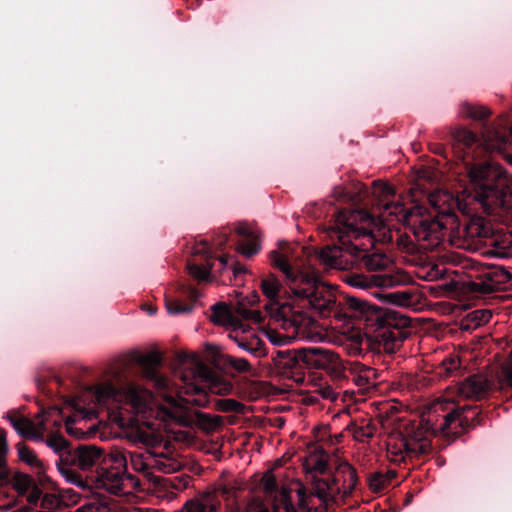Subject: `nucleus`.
<instances>
[{
  "mask_svg": "<svg viewBox=\"0 0 512 512\" xmlns=\"http://www.w3.org/2000/svg\"><path fill=\"white\" fill-rule=\"evenodd\" d=\"M382 301L399 307H412L419 302V292L417 289H405L394 292H388L380 295Z\"/></svg>",
  "mask_w": 512,
  "mask_h": 512,
  "instance_id": "28",
  "label": "nucleus"
},
{
  "mask_svg": "<svg viewBox=\"0 0 512 512\" xmlns=\"http://www.w3.org/2000/svg\"><path fill=\"white\" fill-rule=\"evenodd\" d=\"M210 320L214 324L224 326L230 331L239 326L241 323L240 320H238L230 313L228 307L221 303L212 306Z\"/></svg>",
  "mask_w": 512,
  "mask_h": 512,
  "instance_id": "30",
  "label": "nucleus"
},
{
  "mask_svg": "<svg viewBox=\"0 0 512 512\" xmlns=\"http://www.w3.org/2000/svg\"><path fill=\"white\" fill-rule=\"evenodd\" d=\"M218 408L224 412H239L242 404L234 399H223L218 402Z\"/></svg>",
  "mask_w": 512,
  "mask_h": 512,
  "instance_id": "47",
  "label": "nucleus"
},
{
  "mask_svg": "<svg viewBox=\"0 0 512 512\" xmlns=\"http://www.w3.org/2000/svg\"><path fill=\"white\" fill-rule=\"evenodd\" d=\"M303 470L306 482V496L311 497L310 510L314 506V498L320 504L327 505L338 496L346 497L353 491L357 476L354 468L347 462L340 463L332 472L328 469V456L323 450L311 451L303 458Z\"/></svg>",
  "mask_w": 512,
  "mask_h": 512,
  "instance_id": "3",
  "label": "nucleus"
},
{
  "mask_svg": "<svg viewBox=\"0 0 512 512\" xmlns=\"http://www.w3.org/2000/svg\"><path fill=\"white\" fill-rule=\"evenodd\" d=\"M146 359H147V362H148V363H154V362H156V361H157V359H156V356H155V355H148V356L146 357Z\"/></svg>",
  "mask_w": 512,
  "mask_h": 512,
  "instance_id": "58",
  "label": "nucleus"
},
{
  "mask_svg": "<svg viewBox=\"0 0 512 512\" xmlns=\"http://www.w3.org/2000/svg\"><path fill=\"white\" fill-rule=\"evenodd\" d=\"M389 327L382 329L378 332L377 338L380 344L383 345L386 351H393L399 344H401L407 337L405 331L401 330L398 325L406 326L408 320L401 318L399 323H392V320L388 319Z\"/></svg>",
  "mask_w": 512,
  "mask_h": 512,
  "instance_id": "23",
  "label": "nucleus"
},
{
  "mask_svg": "<svg viewBox=\"0 0 512 512\" xmlns=\"http://www.w3.org/2000/svg\"><path fill=\"white\" fill-rule=\"evenodd\" d=\"M41 492L34 485L32 488L26 492L27 501L29 504H35L40 498Z\"/></svg>",
  "mask_w": 512,
  "mask_h": 512,
  "instance_id": "52",
  "label": "nucleus"
},
{
  "mask_svg": "<svg viewBox=\"0 0 512 512\" xmlns=\"http://www.w3.org/2000/svg\"><path fill=\"white\" fill-rule=\"evenodd\" d=\"M324 396L326 398H331L332 400L335 399V394L333 392H331V391H328L327 393H325Z\"/></svg>",
  "mask_w": 512,
  "mask_h": 512,
  "instance_id": "59",
  "label": "nucleus"
},
{
  "mask_svg": "<svg viewBox=\"0 0 512 512\" xmlns=\"http://www.w3.org/2000/svg\"><path fill=\"white\" fill-rule=\"evenodd\" d=\"M74 512H115V506L108 499L93 498L80 505Z\"/></svg>",
  "mask_w": 512,
  "mask_h": 512,
  "instance_id": "33",
  "label": "nucleus"
},
{
  "mask_svg": "<svg viewBox=\"0 0 512 512\" xmlns=\"http://www.w3.org/2000/svg\"><path fill=\"white\" fill-rule=\"evenodd\" d=\"M380 216L385 222L396 220L409 226L414 219L412 213L407 211L399 200L384 202Z\"/></svg>",
  "mask_w": 512,
  "mask_h": 512,
  "instance_id": "26",
  "label": "nucleus"
},
{
  "mask_svg": "<svg viewBox=\"0 0 512 512\" xmlns=\"http://www.w3.org/2000/svg\"><path fill=\"white\" fill-rule=\"evenodd\" d=\"M193 254L198 255H204L205 257H209L210 255V246L206 241H202L195 245L193 248Z\"/></svg>",
  "mask_w": 512,
  "mask_h": 512,
  "instance_id": "51",
  "label": "nucleus"
},
{
  "mask_svg": "<svg viewBox=\"0 0 512 512\" xmlns=\"http://www.w3.org/2000/svg\"><path fill=\"white\" fill-rule=\"evenodd\" d=\"M512 141V127L507 133L502 126L488 127L482 135V144L491 152H502Z\"/></svg>",
  "mask_w": 512,
  "mask_h": 512,
  "instance_id": "22",
  "label": "nucleus"
},
{
  "mask_svg": "<svg viewBox=\"0 0 512 512\" xmlns=\"http://www.w3.org/2000/svg\"><path fill=\"white\" fill-rule=\"evenodd\" d=\"M236 231L239 235L244 236V238L251 237L252 235H256V233L246 224H239L236 227Z\"/></svg>",
  "mask_w": 512,
  "mask_h": 512,
  "instance_id": "54",
  "label": "nucleus"
},
{
  "mask_svg": "<svg viewBox=\"0 0 512 512\" xmlns=\"http://www.w3.org/2000/svg\"><path fill=\"white\" fill-rule=\"evenodd\" d=\"M493 233L490 221L481 216H473L463 228L452 234L451 243L462 249L475 250L482 240L490 238Z\"/></svg>",
  "mask_w": 512,
  "mask_h": 512,
  "instance_id": "13",
  "label": "nucleus"
},
{
  "mask_svg": "<svg viewBox=\"0 0 512 512\" xmlns=\"http://www.w3.org/2000/svg\"><path fill=\"white\" fill-rule=\"evenodd\" d=\"M228 337L234 341L240 349L255 357L261 358L266 355L263 340L253 329L246 327L242 322L239 326L229 331Z\"/></svg>",
  "mask_w": 512,
  "mask_h": 512,
  "instance_id": "18",
  "label": "nucleus"
},
{
  "mask_svg": "<svg viewBox=\"0 0 512 512\" xmlns=\"http://www.w3.org/2000/svg\"><path fill=\"white\" fill-rule=\"evenodd\" d=\"M225 512H270V510L261 496L253 494L241 502L227 503Z\"/></svg>",
  "mask_w": 512,
  "mask_h": 512,
  "instance_id": "27",
  "label": "nucleus"
},
{
  "mask_svg": "<svg viewBox=\"0 0 512 512\" xmlns=\"http://www.w3.org/2000/svg\"><path fill=\"white\" fill-rule=\"evenodd\" d=\"M372 194L377 199V204L381 209L384 202H391L395 197V191L390 185L378 181L373 183Z\"/></svg>",
  "mask_w": 512,
  "mask_h": 512,
  "instance_id": "34",
  "label": "nucleus"
},
{
  "mask_svg": "<svg viewBox=\"0 0 512 512\" xmlns=\"http://www.w3.org/2000/svg\"><path fill=\"white\" fill-rule=\"evenodd\" d=\"M465 267L469 269V286L472 291L477 293H491L509 279V273L495 265H486L471 260Z\"/></svg>",
  "mask_w": 512,
  "mask_h": 512,
  "instance_id": "11",
  "label": "nucleus"
},
{
  "mask_svg": "<svg viewBox=\"0 0 512 512\" xmlns=\"http://www.w3.org/2000/svg\"><path fill=\"white\" fill-rule=\"evenodd\" d=\"M259 301L257 293L253 292L246 298H241L236 304V312L244 319L250 320L254 323H261L263 316L261 311L255 309H249L247 306H253Z\"/></svg>",
  "mask_w": 512,
  "mask_h": 512,
  "instance_id": "31",
  "label": "nucleus"
},
{
  "mask_svg": "<svg viewBox=\"0 0 512 512\" xmlns=\"http://www.w3.org/2000/svg\"><path fill=\"white\" fill-rule=\"evenodd\" d=\"M501 222H512V216L511 217H505Z\"/></svg>",
  "mask_w": 512,
  "mask_h": 512,
  "instance_id": "61",
  "label": "nucleus"
},
{
  "mask_svg": "<svg viewBox=\"0 0 512 512\" xmlns=\"http://www.w3.org/2000/svg\"><path fill=\"white\" fill-rule=\"evenodd\" d=\"M127 460L129 459L130 465L134 471L141 472L146 477L153 475L152 472V461H153V451L147 449L145 451H133L127 452Z\"/></svg>",
  "mask_w": 512,
  "mask_h": 512,
  "instance_id": "29",
  "label": "nucleus"
},
{
  "mask_svg": "<svg viewBox=\"0 0 512 512\" xmlns=\"http://www.w3.org/2000/svg\"><path fill=\"white\" fill-rule=\"evenodd\" d=\"M474 199L495 221L512 216V179L501 165L487 161L469 170Z\"/></svg>",
  "mask_w": 512,
  "mask_h": 512,
  "instance_id": "6",
  "label": "nucleus"
},
{
  "mask_svg": "<svg viewBox=\"0 0 512 512\" xmlns=\"http://www.w3.org/2000/svg\"><path fill=\"white\" fill-rule=\"evenodd\" d=\"M335 193H336V197H337V198H342V197H345V196H346V194L344 193V190H343V189H340V191H339V192H337V191H336Z\"/></svg>",
  "mask_w": 512,
  "mask_h": 512,
  "instance_id": "60",
  "label": "nucleus"
},
{
  "mask_svg": "<svg viewBox=\"0 0 512 512\" xmlns=\"http://www.w3.org/2000/svg\"><path fill=\"white\" fill-rule=\"evenodd\" d=\"M238 250L245 256L251 257L259 252L260 240L258 235H252L251 237L244 238L238 245Z\"/></svg>",
  "mask_w": 512,
  "mask_h": 512,
  "instance_id": "39",
  "label": "nucleus"
},
{
  "mask_svg": "<svg viewBox=\"0 0 512 512\" xmlns=\"http://www.w3.org/2000/svg\"><path fill=\"white\" fill-rule=\"evenodd\" d=\"M499 385L503 387H512V350L508 356L501 362L496 373Z\"/></svg>",
  "mask_w": 512,
  "mask_h": 512,
  "instance_id": "35",
  "label": "nucleus"
},
{
  "mask_svg": "<svg viewBox=\"0 0 512 512\" xmlns=\"http://www.w3.org/2000/svg\"><path fill=\"white\" fill-rule=\"evenodd\" d=\"M225 363L230 365L238 372H248L251 370L250 363L244 358H237L230 355L225 357Z\"/></svg>",
  "mask_w": 512,
  "mask_h": 512,
  "instance_id": "44",
  "label": "nucleus"
},
{
  "mask_svg": "<svg viewBox=\"0 0 512 512\" xmlns=\"http://www.w3.org/2000/svg\"><path fill=\"white\" fill-rule=\"evenodd\" d=\"M278 356L281 358H287L289 361H292L294 359L290 352H279Z\"/></svg>",
  "mask_w": 512,
  "mask_h": 512,
  "instance_id": "56",
  "label": "nucleus"
},
{
  "mask_svg": "<svg viewBox=\"0 0 512 512\" xmlns=\"http://www.w3.org/2000/svg\"><path fill=\"white\" fill-rule=\"evenodd\" d=\"M182 463L175 457L163 452L153 451L152 470L163 473H174L180 470Z\"/></svg>",
  "mask_w": 512,
  "mask_h": 512,
  "instance_id": "32",
  "label": "nucleus"
},
{
  "mask_svg": "<svg viewBox=\"0 0 512 512\" xmlns=\"http://www.w3.org/2000/svg\"><path fill=\"white\" fill-rule=\"evenodd\" d=\"M238 488L231 484H224L219 488V492L227 499L236 498Z\"/></svg>",
  "mask_w": 512,
  "mask_h": 512,
  "instance_id": "50",
  "label": "nucleus"
},
{
  "mask_svg": "<svg viewBox=\"0 0 512 512\" xmlns=\"http://www.w3.org/2000/svg\"><path fill=\"white\" fill-rule=\"evenodd\" d=\"M102 450L94 445H80L70 453V462L76 468L87 471L100 463Z\"/></svg>",
  "mask_w": 512,
  "mask_h": 512,
  "instance_id": "20",
  "label": "nucleus"
},
{
  "mask_svg": "<svg viewBox=\"0 0 512 512\" xmlns=\"http://www.w3.org/2000/svg\"><path fill=\"white\" fill-rule=\"evenodd\" d=\"M152 378L161 398L159 403L149 390L135 383H128L121 390L111 384H100L93 395L100 406H107L113 423L135 430V440L146 446L153 447L162 441L159 430L167 422L184 426L195 423L205 432H213L222 425L221 416L190 409L175 394L174 384L167 377L154 373Z\"/></svg>",
  "mask_w": 512,
  "mask_h": 512,
  "instance_id": "1",
  "label": "nucleus"
},
{
  "mask_svg": "<svg viewBox=\"0 0 512 512\" xmlns=\"http://www.w3.org/2000/svg\"><path fill=\"white\" fill-rule=\"evenodd\" d=\"M352 432H353L354 438L357 441H364L373 436L374 428L372 426H370L369 424H365V425H361V426H354L352 428Z\"/></svg>",
  "mask_w": 512,
  "mask_h": 512,
  "instance_id": "45",
  "label": "nucleus"
},
{
  "mask_svg": "<svg viewBox=\"0 0 512 512\" xmlns=\"http://www.w3.org/2000/svg\"><path fill=\"white\" fill-rule=\"evenodd\" d=\"M261 289H262L263 294L269 300L266 304H270V303L274 302V303H277L278 305H280L276 301V299L278 297L279 290H280V283L276 277H274L273 275H269L266 278H264L261 281Z\"/></svg>",
  "mask_w": 512,
  "mask_h": 512,
  "instance_id": "36",
  "label": "nucleus"
},
{
  "mask_svg": "<svg viewBox=\"0 0 512 512\" xmlns=\"http://www.w3.org/2000/svg\"><path fill=\"white\" fill-rule=\"evenodd\" d=\"M97 415L96 407H81L78 404H75V412L73 415L68 416L65 420L66 431L69 435L74 437H82L85 435V432L82 428L74 427V425L81 420H90L95 418Z\"/></svg>",
  "mask_w": 512,
  "mask_h": 512,
  "instance_id": "25",
  "label": "nucleus"
},
{
  "mask_svg": "<svg viewBox=\"0 0 512 512\" xmlns=\"http://www.w3.org/2000/svg\"><path fill=\"white\" fill-rule=\"evenodd\" d=\"M435 412L447 411L437 425H431L432 415L421 421V426L409 437H391L387 442V457L391 462L400 463L406 457L427 453L431 447V435L455 436L461 432L463 412L455 407L452 400L443 398L434 404Z\"/></svg>",
  "mask_w": 512,
  "mask_h": 512,
  "instance_id": "4",
  "label": "nucleus"
},
{
  "mask_svg": "<svg viewBox=\"0 0 512 512\" xmlns=\"http://www.w3.org/2000/svg\"><path fill=\"white\" fill-rule=\"evenodd\" d=\"M166 308L170 314H180L190 312L192 310L190 305H183L179 300L176 299H167Z\"/></svg>",
  "mask_w": 512,
  "mask_h": 512,
  "instance_id": "46",
  "label": "nucleus"
},
{
  "mask_svg": "<svg viewBox=\"0 0 512 512\" xmlns=\"http://www.w3.org/2000/svg\"><path fill=\"white\" fill-rule=\"evenodd\" d=\"M412 281L411 276L402 270H396L383 274H349L344 277V282L351 287L368 290L372 287L391 288L406 285Z\"/></svg>",
  "mask_w": 512,
  "mask_h": 512,
  "instance_id": "15",
  "label": "nucleus"
},
{
  "mask_svg": "<svg viewBox=\"0 0 512 512\" xmlns=\"http://www.w3.org/2000/svg\"><path fill=\"white\" fill-rule=\"evenodd\" d=\"M428 201L440 215V218H446V220L454 216L453 211L455 207L459 206L458 199L447 190H436L430 193Z\"/></svg>",
  "mask_w": 512,
  "mask_h": 512,
  "instance_id": "24",
  "label": "nucleus"
},
{
  "mask_svg": "<svg viewBox=\"0 0 512 512\" xmlns=\"http://www.w3.org/2000/svg\"><path fill=\"white\" fill-rule=\"evenodd\" d=\"M7 451L8 448L5 432L0 430V468L5 465Z\"/></svg>",
  "mask_w": 512,
  "mask_h": 512,
  "instance_id": "48",
  "label": "nucleus"
},
{
  "mask_svg": "<svg viewBox=\"0 0 512 512\" xmlns=\"http://www.w3.org/2000/svg\"><path fill=\"white\" fill-rule=\"evenodd\" d=\"M219 261L222 265L223 268H225L227 266V263H228V256L226 255H222L219 257Z\"/></svg>",
  "mask_w": 512,
  "mask_h": 512,
  "instance_id": "57",
  "label": "nucleus"
},
{
  "mask_svg": "<svg viewBox=\"0 0 512 512\" xmlns=\"http://www.w3.org/2000/svg\"><path fill=\"white\" fill-rule=\"evenodd\" d=\"M95 489L123 496L138 489L139 479L127 473V455L123 449H113L106 455L92 478Z\"/></svg>",
  "mask_w": 512,
  "mask_h": 512,
  "instance_id": "9",
  "label": "nucleus"
},
{
  "mask_svg": "<svg viewBox=\"0 0 512 512\" xmlns=\"http://www.w3.org/2000/svg\"><path fill=\"white\" fill-rule=\"evenodd\" d=\"M147 481V490L161 500L171 501L177 497L181 490V481L177 477L166 478L153 474L149 476Z\"/></svg>",
  "mask_w": 512,
  "mask_h": 512,
  "instance_id": "19",
  "label": "nucleus"
},
{
  "mask_svg": "<svg viewBox=\"0 0 512 512\" xmlns=\"http://www.w3.org/2000/svg\"><path fill=\"white\" fill-rule=\"evenodd\" d=\"M298 249L306 254L304 248L288 243H279L278 248L270 253L272 265L290 281L289 289L298 305L309 307L322 317H334L340 321L351 319L355 312L364 309V302L354 297H347L344 303L337 302L334 293L319 281L314 270L309 271L304 264L301 268Z\"/></svg>",
  "mask_w": 512,
  "mask_h": 512,
  "instance_id": "2",
  "label": "nucleus"
},
{
  "mask_svg": "<svg viewBox=\"0 0 512 512\" xmlns=\"http://www.w3.org/2000/svg\"><path fill=\"white\" fill-rule=\"evenodd\" d=\"M489 387L485 376L472 375L459 383L457 391L463 398L479 400L487 395Z\"/></svg>",
  "mask_w": 512,
  "mask_h": 512,
  "instance_id": "21",
  "label": "nucleus"
},
{
  "mask_svg": "<svg viewBox=\"0 0 512 512\" xmlns=\"http://www.w3.org/2000/svg\"><path fill=\"white\" fill-rule=\"evenodd\" d=\"M260 485L265 495L271 499L274 512H310L308 499L311 501V497L306 496V489L301 484L296 487L297 507L292 504L289 491L278 484L272 471L263 474Z\"/></svg>",
  "mask_w": 512,
  "mask_h": 512,
  "instance_id": "10",
  "label": "nucleus"
},
{
  "mask_svg": "<svg viewBox=\"0 0 512 512\" xmlns=\"http://www.w3.org/2000/svg\"><path fill=\"white\" fill-rule=\"evenodd\" d=\"M148 312H149V314L153 315V314H155V313H156V310H155L154 308L150 307V308L148 309Z\"/></svg>",
  "mask_w": 512,
  "mask_h": 512,
  "instance_id": "62",
  "label": "nucleus"
},
{
  "mask_svg": "<svg viewBox=\"0 0 512 512\" xmlns=\"http://www.w3.org/2000/svg\"><path fill=\"white\" fill-rule=\"evenodd\" d=\"M61 411L57 407H52L38 415L34 422L23 416H9V421L16 432L26 438L34 441H42L44 434L48 432V424L60 425L57 417Z\"/></svg>",
  "mask_w": 512,
  "mask_h": 512,
  "instance_id": "14",
  "label": "nucleus"
},
{
  "mask_svg": "<svg viewBox=\"0 0 512 512\" xmlns=\"http://www.w3.org/2000/svg\"><path fill=\"white\" fill-rule=\"evenodd\" d=\"M265 311L270 318L279 323L283 333L275 329L264 330L265 336L273 345H286L293 340H314L316 334L315 320L303 311H292L287 304H265Z\"/></svg>",
  "mask_w": 512,
  "mask_h": 512,
  "instance_id": "8",
  "label": "nucleus"
},
{
  "mask_svg": "<svg viewBox=\"0 0 512 512\" xmlns=\"http://www.w3.org/2000/svg\"><path fill=\"white\" fill-rule=\"evenodd\" d=\"M364 372H365L364 374H359L355 378V382L359 386H363V387L368 385L369 374L373 373V371L371 369H366Z\"/></svg>",
  "mask_w": 512,
  "mask_h": 512,
  "instance_id": "55",
  "label": "nucleus"
},
{
  "mask_svg": "<svg viewBox=\"0 0 512 512\" xmlns=\"http://www.w3.org/2000/svg\"><path fill=\"white\" fill-rule=\"evenodd\" d=\"M10 484L21 496H25L26 492H28L34 485L33 480L23 473H15L10 480Z\"/></svg>",
  "mask_w": 512,
  "mask_h": 512,
  "instance_id": "38",
  "label": "nucleus"
},
{
  "mask_svg": "<svg viewBox=\"0 0 512 512\" xmlns=\"http://www.w3.org/2000/svg\"><path fill=\"white\" fill-rule=\"evenodd\" d=\"M212 266L208 263L206 266L189 263L187 269L189 274L199 281L207 280L210 275Z\"/></svg>",
  "mask_w": 512,
  "mask_h": 512,
  "instance_id": "43",
  "label": "nucleus"
},
{
  "mask_svg": "<svg viewBox=\"0 0 512 512\" xmlns=\"http://www.w3.org/2000/svg\"><path fill=\"white\" fill-rule=\"evenodd\" d=\"M453 140L458 143L462 144L463 146H470L473 143H475L477 137L476 135L471 132L470 130H467L465 128H457L452 132Z\"/></svg>",
  "mask_w": 512,
  "mask_h": 512,
  "instance_id": "41",
  "label": "nucleus"
},
{
  "mask_svg": "<svg viewBox=\"0 0 512 512\" xmlns=\"http://www.w3.org/2000/svg\"><path fill=\"white\" fill-rule=\"evenodd\" d=\"M371 487H373L374 489H377L379 487L378 484H376L374 481L371 482Z\"/></svg>",
  "mask_w": 512,
  "mask_h": 512,
  "instance_id": "63",
  "label": "nucleus"
},
{
  "mask_svg": "<svg viewBox=\"0 0 512 512\" xmlns=\"http://www.w3.org/2000/svg\"><path fill=\"white\" fill-rule=\"evenodd\" d=\"M442 365L446 372L450 373L453 370H456L460 367V360L458 357H448L445 360H443Z\"/></svg>",
  "mask_w": 512,
  "mask_h": 512,
  "instance_id": "49",
  "label": "nucleus"
},
{
  "mask_svg": "<svg viewBox=\"0 0 512 512\" xmlns=\"http://www.w3.org/2000/svg\"><path fill=\"white\" fill-rule=\"evenodd\" d=\"M462 112L466 116L471 117L476 120L484 119L485 117H487L490 114L489 110L486 107L472 105L469 103H465L462 105Z\"/></svg>",
  "mask_w": 512,
  "mask_h": 512,
  "instance_id": "42",
  "label": "nucleus"
},
{
  "mask_svg": "<svg viewBox=\"0 0 512 512\" xmlns=\"http://www.w3.org/2000/svg\"><path fill=\"white\" fill-rule=\"evenodd\" d=\"M301 360L311 368L325 370L335 379L345 377L347 364L332 350L312 347L300 351Z\"/></svg>",
  "mask_w": 512,
  "mask_h": 512,
  "instance_id": "12",
  "label": "nucleus"
},
{
  "mask_svg": "<svg viewBox=\"0 0 512 512\" xmlns=\"http://www.w3.org/2000/svg\"><path fill=\"white\" fill-rule=\"evenodd\" d=\"M174 374L181 386L174 385L175 394L186 403L203 407L209 402L208 394L227 395L232 384L203 363L198 354L182 352L177 355Z\"/></svg>",
  "mask_w": 512,
  "mask_h": 512,
  "instance_id": "5",
  "label": "nucleus"
},
{
  "mask_svg": "<svg viewBox=\"0 0 512 512\" xmlns=\"http://www.w3.org/2000/svg\"><path fill=\"white\" fill-rule=\"evenodd\" d=\"M370 221V215L362 210L340 211L333 226L328 228L331 238L337 237L339 245L327 246L320 252L308 254V268L313 261H319L325 266L334 269L347 270L355 266V260L350 256L349 249L360 237L371 242L367 228L362 224Z\"/></svg>",
  "mask_w": 512,
  "mask_h": 512,
  "instance_id": "7",
  "label": "nucleus"
},
{
  "mask_svg": "<svg viewBox=\"0 0 512 512\" xmlns=\"http://www.w3.org/2000/svg\"><path fill=\"white\" fill-rule=\"evenodd\" d=\"M244 270L242 268H235L234 270V273L237 274V273H240V272H243Z\"/></svg>",
  "mask_w": 512,
  "mask_h": 512,
  "instance_id": "64",
  "label": "nucleus"
},
{
  "mask_svg": "<svg viewBox=\"0 0 512 512\" xmlns=\"http://www.w3.org/2000/svg\"><path fill=\"white\" fill-rule=\"evenodd\" d=\"M17 451L21 461L27 463L32 467H39L41 465V461L39 460L37 455L26 445L19 443L17 445Z\"/></svg>",
  "mask_w": 512,
  "mask_h": 512,
  "instance_id": "40",
  "label": "nucleus"
},
{
  "mask_svg": "<svg viewBox=\"0 0 512 512\" xmlns=\"http://www.w3.org/2000/svg\"><path fill=\"white\" fill-rule=\"evenodd\" d=\"M60 423L61 421L58 420ZM50 426H53L55 428H59L60 425H54L53 422H50L48 424V432L44 434V436H48L46 440V444L48 447L52 448L55 452H61L67 448V442L64 439V437L56 432H54Z\"/></svg>",
  "mask_w": 512,
  "mask_h": 512,
  "instance_id": "37",
  "label": "nucleus"
},
{
  "mask_svg": "<svg viewBox=\"0 0 512 512\" xmlns=\"http://www.w3.org/2000/svg\"><path fill=\"white\" fill-rule=\"evenodd\" d=\"M416 239L425 249L437 247L446 234L447 220L439 216L434 218H415L410 224Z\"/></svg>",
  "mask_w": 512,
  "mask_h": 512,
  "instance_id": "17",
  "label": "nucleus"
},
{
  "mask_svg": "<svg viewBox=\"0 0 512 512\" xmlns=\"http://www.w3.org/2000/svg\"><path fill=\"white\" fill-rule=\"evenodd\" d=\"M372 222L373 219L370 216V221L362 223L370 234L371 242H369L367 238L361 236L358 241H355L353 247L349 249L350 256H352L353 260H355V265H357L359 261H362L367 270H385L392 265V260L389 256L383 253H367L368 248L373 244V237L370 229Z\"/></svg>",
  "mask_w": 512,
  "mask_h": 512,
  "instance_id": "16",
  "label": "nucleus"
},
{
  "mask_svg": "<svg viewBox=\"0 0 512 512\" xmlns=\"http://www.w3.org/2000/svg\"><path fill=\"white\" fill-rule=\"evenodd\" d=\"M473 318L478 320L479 323L487 322L491 317V312L488 310H476L472 313Z\"/></svg>",
  "mask_w": 512,
  "mask_h": 512,
  "instance_id": "53",
  "label": "nucleus"
}]
</instances>
